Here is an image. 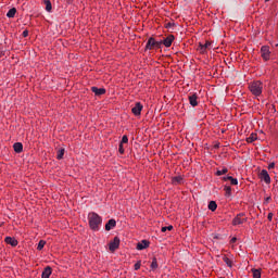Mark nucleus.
Masks as SVG:
<instances>
[{"mask_svg": "<svg viewBox=\"0 0 278 278\" xmlns=\"http://www.w3.org/2000/svg\"><path fill=\"white\" fill-rule=\"evenodd\" d=\"M4 242L11 247H18V240H16L14 237H5Z\"/></svg>", "mask_w": 278, "mask_h": 278, "instance_id": "8", "label": "nucleus"}, {"mask_svg": "<svg viewBox=\"0 0 278 278\" xmlns=\"http://www.w3.org/2000/svg\"><path fill=\"white\" fill-rule=\"evenodd\" d=\"M144 249H149V241L142 240L141 242L137 243L138 251H144Z\"/></svg>", "mask_w": 278, "mask_h": 278, "instance_id": "12", "label": "nucleus"}, {"mask_svg": "<svg viewBox=\"0 0 278 278\" xmlns=\"http://www.w3.org/2000/svg\"><path fill=\"white\" fill-rule=\"evenodd\" d=\"M252 275L254 278H261L262 271L260 269H252Z\"/></svg>", "mask_w": 278, "mask_h": 278, "instance_id": "26", "label": "nucleus"}, {"mask_svg": "<svg viewBox=\"0 0 278 278\" xmlns=\"http://www.w3.org/2000/svg\"><path fill=\"white\" fill-rule=\"evenodd\" d=\"M43 3L46 5L47 12H51V10H53V7L51 5V0H43Z\"/></svg>", "mask_w": 278, "mask_h": 278, "instance_id": "22", "label": "nucleus"}, {"mask_svg": "<svg viewBox=\"0 0 278 278\" xmlns=\"http://www.w3.org/2000/svg\"><path fill=\"white\" fill-rule=\"evenodd\" d=\"M13 149L15 153H23V143L16 142L13 144Z\"/></svg>", "mask_w": 278, "mask_h": 278, "instance_id": "17", "label": "nucleus"}, {"mask_svg": "<svg viewBox=\"0 0 278 278\" xmlns=\"http://www.w3.org/2000/svg\"><path fill=\"white\" fill-rule=\"evenodd\" d=\"M8 18H14L16 16V8H12L7 13Z\"/></svg>", "mask_w": 278, "mask_h": 278, "instance_id": "19", "label": "nucleus"}, {"mask_svg": "<svg viewBox=\"0 0 278 278\" xmlns=\"http://www.w3.org/2000/svg\"><path fill=\"white\" fill-rule=\"evenodd\" d=\"M223 181H230L231 186H238V179H236L231 176L223 177Z\"/></svg>", "mask_w": 278, "mask_h": 278, "instance_id": "15", "label": "nucleus"}, {"mask_svg": "<svg viewBox=\"0 0 278 278\" xmlns=\"http://www.w3.org/2000/svg\"><path fill=\"white\" fill-rule=\"evenodd\" d=\"M118 247H121V239L118 237H115L113 239V241L110 242L109 244V250L114 253V251H116V249H118Z\"/></svg>", "mask_w": 278, "mask_h": 278, "instance_id": "5", "label": "nucleus"}, {"mask_svg": "<svg viewBox=\"0 0 278 278\" xmlns=\"http://www.w3.org/2000/svg\"><path fill=\"white\" fill-rule=\"evenodd\" d=\"M268 168H269V170L273 169V168H275V163H270V164L268 165Z\"/></svg>", "mask_w": 278, "mask_h": 278, "instance_id": "38", "label": "nucleus"}, {"mask_svg": "<svg viewBox=\"0 0 278 278\" xmlns=\"http://www.w3.org/2000/svg\"><path fill=\"white\" fill-rule=\"evenodd\" d=\"M152 270H157V258H153L151 263Z\"/></svg>", "mask_w": 278, "mask_h": 278, "instance_id": "28", "label": "nucleus"}, {"mask_svg": "<svg viewBox=\"0 0 278 278\" xmlns=\"http://www.w3.org/2000/svg\"><path fill=\"white\" fill-rule=\"evenodd\" d=\"M165 27L168 29V28L173 27V24H172V23H167V24L165 25Z\"/></svg>", "mask_w": 278, "mask_h": 278, "instance_id": "40", "label": "nucleus"}, {"mask_svg": "<svg viewBox=\"0 0 278 278\" xmlns=\"http://www.w3.org/2000/svg\"><path fill=\"white\" fill-rule=\"evenodd\" d=\"M88 220H89V227L92 231H99L102 223H103V218L94 213V212H91L88 214Z\"/></svg>", "mask_w": 278, "mask_h": 278, "instance_id": "1", "label": "nucleus"}, {"mask_svg": "<svg viewBox=\"0 0 278 278\" xmlns=\"http://www.w3.org/2000/svg\"><path fill=\"white\" fill-rule=\"evenodd\" d=\"M224 190H225L227 197H231V187L226 186V187L224 188Z\"/></svg>", "mask_w": 278, "mask_h": 278, "instance_id": "32", "label": "nucleus"}, {"mask_svg": "<svg viewBox=\"0 0 278 278\" xmlns=\"http://www.w3.org/2000/svg\"><path fill=\"white\" fill-rule=\"evenodd\" d=\"M250 92L254 94V97H260L262 94V90H264V85L262 81H254L250 85Z\"/></svg>", "mask_w": 278, "mask_h": 278, "instance_id": "2", "label": "nucleus"}, {"mask_svg": "<svg viewBox=\"0 0 278 278\" xmlns=\"http://www.w3.org/2000/svg\"><path fill=\"white\" fill-rule=\"evenodd\" d=\"M161 231L163 233H166V231H173V226H165L161 228Z\"/></svg>", "mask_w": 278, "mask_h": 278, "instance_id": "30", "label": "nucleus"}, {"mask_svg": "<svg viewBox=\"0 0 278 278\" xmlns=\"http://www.w3.org/2000/svg\"><path fill=\"white\" fill-rule=\"evenodd\" d=\"M127 142H129V138L126 136V135H124L123 137H122V141L119 142L121 144H127Z\"/></svg>", "mask_w": 278, "mask_h": 278, "instance_id": "31", "label": "nucleus"}, {"mask_svg": "<svg viewBox=\"0 0 278 278\" xmlns=\"http://www.w3.org/2000/svg\"><path fill=\"white\" fill-rule=\"evenodd\" d=\"M197 99H199L197 93L189 96V102H190V105H192V108H197V105H199V102L197 101Z\"/></svg>", "mask_w": 278, "mask_h": 278, "instance_id": "11", "label": "nucleus"}, {"mask_svg": "<svg viewBox=\"0 0 278 278\" xmlns=\"http://www.w3.org/2000/svg\"><path fill=\"white\" fill-rule=\"evenodd\" d=\"M116 227V219H110L106 225H105V230L106 231H112Z\"/></svg>", "mask_w": 278, "mask_h": 278, "instance_id": "14", "label": "nucleus"}, {"mask_svg": "<svg viewBox=\"0 0 278 278\" xmlns=\"http://www.w3.org/2000/svg\"><path fill=\"white\" fill-rule=\"evenodd\" d=\"M45 244H47V241L40 240L37 245V251H42V249H45Z\"/></svg>", "mask_w": 278, "mask_h": 278, "instance_id": "27", "label": "nucleus"}, {"mask_svg": "<svg viewBox=\"0 0 278 278\" xmlns=\"http://www.w3.org/2000/svg\"><path fill=\"white\" fill-rule=\"evenodd\" d=\"M173 40H175V36L173 35H168L164 40H162V45H164V47H170V45H173Z\"/></svg>", "mask_w": 278, "mask_h": 278, "instance_id": "9", "label": "nucleus"}, {"mask_svg": "<svg viewBox=\"0 0 278 278\" xmlns=\"http://www.w3.org/2000/svg\"><path fill=\"white\" fill-rule=\"evenodd\" d=\"M118 152L121 153V155L125 153V148H123V143H119Z\"/></svg>", "mask_w": 278, "mask_h": 278, "instance_id": "33", "label": "nucleus"}, {"mask_svg": "<svg viewBox=\"0 0 278 278\" xmlns=\"http://www.w3.org/2000/svg\"><path fill=\"white\" fill-rule=\"evenodd\" d=\"M227 173H229V169H227V167H224L223 169H218L216 172L217 177H220L222 175H227Z\"/></svg>", "mask_w": 278, "mask_h": 278, "instance_id": "24", "label": "nucleus"}, {"mask_svg": "<svg viewBox=\"0 0 278 278\" xmlns=\"http://www.w3.org/2000/svg\"><path fill=\"white\" fill-rule=\"evenodd\" d=\"M223 261L225 262V264L231 268L233 266V263L231 262V260L229 257H227V255L223 256Z\"/></svg>", "mask_w": 278, "mask_h": 278, "instance_id": "23", "label": "nucleus"}, {"mask_svg": "<svg viewBox=\"0 0 278 278\" xmlns=\"http://www.w3.org/2000/svg\"><path fill=\"white\" fill-rule=\"evenodd\" d=\"M261 55L265 62H268V60H270V48L268 46H263L261 48Z\"/></svg>", "mask_w": 278, "mask_h": 278, "instance_id": "4", "label": "nucleus"}, {"mask_svg": "<svg viewBox=\"0 0 278 278\" xmlns=\"http://www.w3.org/2000/svg\"><path fill=\"white\" fill-rule=\"evenodd\" d=\"M162 47V41H154V48L160 49Z\"/></svg>", "mask_w": 278, "mask_h": 278, "instance_id": "34", "label": "nucleus"}, {"mask_svg": "<svg viewBox=\"0 0 278 278\" xmlns=\"http://www.w3.org/2000/svg\"><path fill=\"white\" fill-rule=\"evenodd\" d=\"M22 36H23L24 38H27V36H29V31H28V30H24V31L22 33Z\"/></svg>", "mask_w": 278, "mask_h": 278, "instance_id": "36", "label": "nucleus"}, {"mask_svg": "<svg viewBox=\"0 0 278 278\" xmlns=\"http://www.w3.org/2000/svg\"><path fill=\"white\" fill-rule=\"evenodd\" d=\"M235 242H238V238L233 237L231 240H230V244H235Z\"/></svg>", "mask_w": 278, "mask_h": 278, "instance_id": "37", "label": "nucleus"}, {"mask_svg": "<svg viewBox=\"0 0 278 278\" xmlns=\"http://www.w3.org/2000/svg\"><path fill=\"white\" fill-rule=\"evenodd\" d=\"M217 207H218V204H216V201H211L208 203V210H211V212H216Z\"/></svg>", "mask_w": 278, "mask_h": 278, "instance_id": "21", "label": "nucleus"}, {"mask_svg": "<svg viewBox=\"0 0 278 278\" xmlns=\"http://www.w3.org/2000/svg\"><path fill=\"white\" fill-rule=\"evenodd\" d=\"M51 273H52L51 267L47 266L41 274V278H50Z\"/></svg>", "mask_w": 278, "mask_h": 278, "instance_id": "16", "label": "nucleus"}, {"mask_svg": "<svg viewBox=\"0 0 278 278\" xmlns=\"http://www.w3.org/2000/svg\"><path fill=\"white\" fill-rule=\"evenodd\" d=\"M65 150L64 148H60L56 152V160H63Z\"/></svg>", "mask_w": 278, "mask_h": 278, "instance_id": "20", "label": "nucleus"}, {"mask_svg": "<svg viewBox=\"0 0 278 278\" xmlns=\"http://www.w3.org/2000/svg\"><path fill=\"white\" fill-rule=\"evenodd\" d=\"M267 218H268V220H273V213H269V214L267 215Z\"/></svg>", "mask_w": 278, "mask_h": 278, "instance_id": "39", "label": "nucleus"}, {"mask_svg": "<svg viewBox=\"0 0 278 278\" xmlns=\"http://www.w3.org/2000/svg\"><path fill=\"white\" fill-rule=\"evenodd\" d=\"M140 261L135 264V270H140Z\"/></svg>", "mask_w": 278, "mask_h": 278, "instance_id": "35", "label": "nucleus"}, {"mask_svg": "<svg viewBox=\"0 0 278 278\" xmlns=\"http://www.w3.org/2000/svg\"><path fill=\"white\" fill-rule=\"evenodd\" d=\"M181 181H184V178L181 176H176L174 177L173 179V182L174 184H181Z\"/></svg>", "mask_w": 278, "mask_h": 278, "instance_id": "29", "label": "nucleus"}, {"mask_svg": "<svg viewBox=\"0 0 278 278\" xmlns=\"http://www.w3.org/2000/svg\"><path fill=\"white\" fill-rule=\"evenodd\" d=\"M91 92H93L96 97H101L105 94V88L91 87Z\"/></svg>", "mask_w": 278, "mask_h": 278, "instance_id": "10", "label": "nucleus"}, {"mask_svg": "<svg viewBox=\"0 0 278 278\" xmlns=\"http://www.w3.org/2000/svg\"><path fill=\"white\" fill-rule=\"evenodd\" d=\"M211 45L212 43L210 41H206L205 45L200 43V52L205 53V51H207V49H210Z\"/></svg>", "mask_w": 278, "mask_h": 278, "instance_id": "18", "label": "nucleus"}, {"mask_svg": "<svg viewBox=\"0 0 278 278\" xmlns=\"http://www.w3.org/2000/svg\"><path fill=\"white\" fill-rule=\"evenodd\" d=\"M260 179H262L263 181H265V184H270V175H268V170L263 169L260 173Z\"/></svg>", "mask_w": 278, "mask_h": 278, "instance_id": "7", "label": "nucleus"}, {"mask_svg": "<svg viewBox=\"0 0 278 278\" xmlns=\"http://www.w3.org/2000/svg\"><path fill=\"white\" fill-rule=\"evenodd\" d=\"M146 49H149L151 51V49H155V38L150 37L147 41L146 45Z\"/></svg>", "mask_w": 278, "mask_h": 278, "instance_id": "13", "label": "nucleus"}, {"mask_svg": "<svg viewBox=\"0 0 278 278\" xmlns=\"http://www.w3.org/2000/svg\"><path fill=\"white\" fill-rule=\"evenodd\" d=\"M247 223V216L244 213H239L233 219L232 225L233 227H237V225H244Z\"/></svg>", "mask_w": 278, "mask_h": 278, "instance_id": "3", "label": "nucleus"}, {"mask_svg": "<svg viewBox=\"0 0 278 278\" xmlns=\"http://www.w3.org/2000/svg\"><path fill=\"white\" fill-rule=\"evenodd\" d=\"M257 140V135L256 134H251L250 137L247 138V142H255Z\"/></svg>", "mask_w": 278, "mask_h": 278, "instance_id": "25", "label": "nucleus"}, {"mask_svg": "<svg viewBox=\"0 0 278 278\" xmlns=\"http://www.w3.org/2000/svg\"><path fill=\"white\" fill-rule=\"evenodd\" d=\"M142 103L136 102L135 106L131 109V112L135 116H140L142 112Z\"/></svg>", "mask_w": 278, "mask_h": 278, "instance_id": "6", "label": "nucleus"}]
</instances>
